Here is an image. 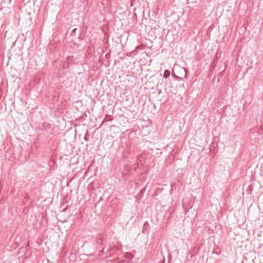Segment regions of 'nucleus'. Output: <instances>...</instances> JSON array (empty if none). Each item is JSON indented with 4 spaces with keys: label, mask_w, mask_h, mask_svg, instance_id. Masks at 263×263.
<instances>
[{
    "label": "nucleus",
    "mask_w": 263,
    "mask_h": 263,
    "mask_svg": "<svg viewBox=\"0 0 263 263\" xmlns=\"http://www.w3.org/2000/svg\"><path fill=\"white\" fill-rule=\"evenodd\" d=\"M149 224L147 221H145L143 225L142 228V233H146L149 231Z\"/></svg>",
    "instance_id": "f257e3e1"
},
{
    "label": "nucleus",
    "mask_w": 263,
    "mask_h": 263,
    "mask_svg": "<svg viewBox=\"0 0 263 263\" xmlns=\"http://www.w3.org/2000/svg\"><path fill=\"white\" fill-rule=\"evenodd\" d=\"M129 154V147H128V145H126V148L125 152L123 153L122 158L125 159L127 157Z\"/></svg>",
    "instance_id": "f03ea898"
},
{
    "label": "nucleus",
    "mask_w": 263,
    "mask_h": 263,
    "mask_svg": "<svg viewBox=\"0 0 263 263\" xmlns=\"http://www.w3.org/2000/svg\"><path fill=\"white\" fill-rule=\"evenodd\" d=\"M124 257L128 260H132L134 256L130 253L126 252L124 254Z\"/></svg>",
    "instance_id": "7ed1b4c3"
},
{
    "label": "nucleus",
    "mask_w": 263,
    "mask_h": 263,
    "mask_svg": "<svg viewBox=\"0 0 263 263\" xmlns=\"http://www.w3.org/2000/svg\"><path fill=\"white\" fill-rule=\"evenodd\" d=\"M170 75V71L168 70H165L163 73V77L165 79H166L169 77Z\"/></svg>",
    "instance_id": "20e7f679"
},
{
    "label": "nucleus",
    "mask_w": 263,
    "mask_h": 263,
    "mask_svg": "<svg viewBox=\"0 0 263 263\" xmlns=\"http://www.w3.org/2000/svg\"><path fill=\"white\" fill-rule=\"evenodd\" d=\"M102 239L101 238H97L96 239V242L98 245H102Z\"/></svg>",
    "instance_id": "39448f33"
},
{
    "label": "nucleus",
    "mask_w": 263,
    "mask_h": 263,
    "mask_svg": "<svg viewBox=\"0 0 263 263\" xmlns=\"http://www.w3.org/2000/svg\"><path fill=\"white\" fill-rule=\"evenodd\" d=\"M77 28H74V29L72 30V31H71V34H71V35H72V36H73V35H76V31H77Z\"/></svg>",
    "instance_id": "423d86ee"
},
{
    "label": "nucleus",
    "mask_w": 263,
    "mask_h": 263,
    "mask_svg": "<svg viewBox=\"0 0 263 263\" xmlns=\"http://www.w3.org/2000/svg\"><path fill=\"white\" fill-rule=\"evenodd\" d=\"M104 250V248H103L101 251H99V252L98 253L99 256H102V253H103Z\"/></svg>",
    "instance_id": "0eeeda50"
},
{
    "label": "nucleus",
    "mask_w": 263,
    "mask_h": 263,
    "mask_svg": "<svg viewBox=\"0 0 263 263\" xmlns=\"http://www.w3.org/2000/svg\"><path fill=\"white\" fill-rule=\"evenodd\" d=\"M172 76L175 78H176L177 79H179L180 78L178 76H177L175 73H173L172 74Z\"/></svg>",
    "instance_id": "6e6552de"
},
{
    "label": "nucleus",
    "mask_w": 263,
    "mask_h": 263,
    "mask_svg": "<svg viewBox=\"0 0 263 263\" xmlns=\"http://www.w3.org/2000/svg\"><path fill=\"white\" fill-rule=\"evenodd\" d=\"M141 48V46L140 45L137 46L136 47V50H139Z\"/></svg>",
    "instance_id": "1a4fd4ad"
},
{
    "label": "nucleus",
    "mask_w": 263,
    "mask_h": 263,
    "mask_svg": "<svg viewBox=\"0 0 263 263\" xmlns=\"http://www.w3.org/2000/svg\"><path fill=\"white\" fill-rule=\"evenodd\" d=\"M67 209H68V206H67V207H66L65 208L63 209L62 210V212H65L66 211V210H67Z\"/></svg>",
    "instance_id": "9d476101"
},
{
    "label": "nucleus",
    "mask_w": 263,
    "mask_h": 263,
    "mask_svg": "<svg viewBox=\"0 0 263 263\" xmlns=\"http://www.w3.org/2000/svg\"><path fill=\"white\" fill-rule=\"evenodd\" d=\"M84 139L86 141H87L88 140V139L86 136L84 137Z\"/></svg>",
    "instance_id": "9b49d317"
},
{
    "label": "nucleus",
    "mask_w": 263,
    "mask_h": 263,
    "mask_svg": "<svg viewBox=\"0 0 263 263\" xmlns=\"http://www.w3.org/2000/svg\"><path fill=\"white\" fill-rule=\"evenodd\" d=\"M28 197H29V196H28V195H27V196H26L24 197V198H25L26 200H27V199H28Z\"/></svg>",
    "instance_id": "f8f14e48"
},
{
    "label": "nucleus",
    "mask_w": 263,
    "mask_h": 263,
    "mask_svg": "<svg viewBox=\"0 0 263 263\" xmlns=\"http://www.w3.org/2000/svg\"><path fill=\"white\" fill-rule=\"evenodd\" d=\"M67 59H68V60H70V57H68V58H67Z\"/></svg>",
    "instance_id": "ddd939ff"
}]
</instances>
